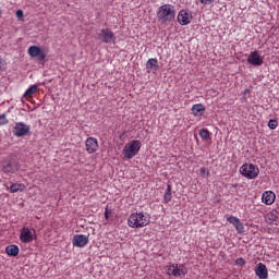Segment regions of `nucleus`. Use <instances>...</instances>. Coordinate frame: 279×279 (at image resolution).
I'll return each instance as SVG.
<instances>
[{
  "label": "nucleus",
  "mask_w": 279,
  "mask_h": 279,
  "mask_svg": "<svg viewBox=\"0 0 279 279\" xmlns=\"http://www.w3.org/2000/svg\"><path fill=\"white\" fill-rule=\"evenodd\" d=\"M151 217L147 213L135 211L129 216L128 226L129 228H145L149 226Z\"/></svg>",
  "instance_id": "1"
},
{
  "label": "nucleus",
  "mask_w": 279,
  "mask_h": 279,
  "mask_svg": "<svg viewBox=\"0 0 279 279\" xmlns=\"http://www.w3.org/2000/svg\"><path fill=\"white\" fill-rule=\"evenodd\" d=\"M157 19L162 23L175 21V7L173 4H162L157 11Z\"/></svg>",
  "instance_id": "2"
},
{
  "label": "nucleus",
  "mask_w": 279,
  "mask_h": 279,
  "mask_svg": "<svg viewBox=\"0 0 279 279\" xmlns=\"http://www.w3.org/2000/svg\"><path fill=\"white\" fill-rule=\"evenodd\" d=\"M141 141L138 140H133L125 144L122 151L123 158H125L126 160H132V158L137 156L138 151H141Z\"/></svg>",
  "instance_id": "3"
},
{
  "label": "nucleus",
  "mask_w": 279,
  "mask_h": 279,
  "mask_svg": "<svg viewBox=\"0 0 279 279\" xmlns=\"http://www.w3.org/2000/svg\"><path fill=\"white\" fill-rule=\"evenodd\" d=\"M240 173L243 178H246V180H256L260 170L254 163H244L240 167Z\"/></svg>",
  "instance_id": "4"
},
{
  "label": "nucleus",
  "mask_w": 279,
  "mask_h": 279,
  "mask_svg": "<svg viewBox=\"0 0 279 279\" xmlns=\"http://www.w3.org/2000/svg\"><path fill=\"white\" fill-rule=\"evenodd\" d=\"M29 132H32V126H29L25 122H15L12 131L13 135H15L16 138H23V136H28Z\"/></svg>",
  "instance_id": "5"
},
{
  "label": "nucleus",
  "mask_w": 279,
  "mask_h": 279,
  "mask_svg": "<svg viewBox=\"0 0 279 279\" xmlns=\"http://www.w3.org/2000/svg\"><path fill=\"white\" fill-rule=\"evenodd\" d=\"M168 276H173L174 278H180L181 276H186L189 270L184 264H172L167 267Z\"/></svg>",
  "instance_id": "6"
},
{
  "label": "nucleus",
  "mask_w": 279,
  "mask_h": 279,
  "mask_svg": "<svg viewBox=\"0 0 279 279\" xmlns=\"http://www.w3.org/2000/svg\"><path fill=\"white\" fill-rule=\"evenodd\" d=\"M47 53H49L48 50L41 49L38 46H31L28 48V56H31V58H37L39 62H45Z\"/></svg>",
  "instance_id": "7"
},
{
  "label": "nucleus",
  "mask_w": 279,
  "mask_h": 279,
  "mask_svg": "<svg viewBox=\"0 0 279 279\" xmlns=\"http://www.w3.org/2000/svg\"><path fill=\"white\" fill-rule=\"evenodd\" d=\"M0 169L3 173H16L19 171V162L16 160H3L0 163Z\"/></svg>",
  "instance_id": "8"
},
{
  "label": "nucleus",
  "mask_w": 279,
  "mask_h": 279,
  "mask_svg": "<svg viewBox=\"0 0 279 279\" xmlns=\"http://www.w3.org/2000/svg\"><path fill=\"white\" fill-rule=\"evenodd\" d=\"M98 40H101L102 43H114L117 40V36H114V33L110 28H102L97 34Z\"/></svg>",
  "instance_id": "9"
},
{
  "label": "nucleus",
  "mask_w": 279,
  "mask_h": 279,
  "mask_svg": "<svg viewBox=\"0 0 279 279\" xmlns=\"http://www.w3.org/2000/svg\"><path fill=\"white\" fill-rule=\"evenodd\" d=\"M35 236H36L35 230H31L29 228H26V227L21 229L20 241H22V243H32Z\"/></svg>",
  "instance_id": "10"
},
{
  "label": "nucleus",
  "mask_w": 279,
  "mask_h": 279,
  "mask_svg": "<svg viewBox=\"0 0 279 279\" xmlns=\"http://www.w3.org/2000/svg\"><path fill=\"white\" fill-rule=\"evenodd\" d=\"M85 149L87 154H95L99 149V142L96 137H87L85 141Z\"/></svg>",
  "instance_id": "11"
},
{
  "label": "nucleus",
  "mask_w": 279,
  "mask_h": 279,
  "mask_svg": "<svg viewBox=\"0 0 279 279\" xmlns=\"http://www.w3.org/2000/svg\"><path fill=\"white\" fill-rule=\"evenodd\" d=\"M74 247H86L88 245V236L85 234H75L72 239Z\"/></svg>",
  "instance_id": "12"
},
{
  "label": "nucleus",
  "mask_w": 279,
  "mask_h": 279,
  "mask_svg": "<svg viewBox=\"0 0 279 279\" xmlns=\"http://www.w3.org/2000/svg\"><path fill=\"white\" fill-rule=\"evenodd\" d=\"M192 19L193 14L189 10H181L178 14V21L180 25H189Z\"/></svg>",
  "instance_id": "13"
},
{
  "label": "nucleus",
  "mask_w": 279,
  "mask_h": 279,
  "mask_svg": "<svg viewBox=\"0 0 279 279\" xmlns=\"http://www.w3.org/2000/svg\"><path fill=\"white\" fill-rule=\"evenodd\" d=\"M227 221H229V223L234 226L238 234H243V232H245V227H243V222H241L239 218L234 216H230L227 218Z\"/></svg>",
  "instance_id": "14"
},
{
  "label": "nucleus",
  "mask_w": 279,
  "mask_h": 279,
  "mask_svg": "<svg viewBox=\"0 0 279 279\" xmlns=\"http://www.w3.org/2000/svg\"><path fill=\"white\" fill-rule=\"evenodd\" d=\"M255 275L259 279L269 278V271L267 270V266L263 263L257 264V266L255 267Z\"/></svg>",
  "instance_id": "15"
},
{
  "label": "nucleus",
  "mask_w": 279,
  "mask_h": 279,
  "mask_svg": "<svg viewBox=\"0 0 279 279\" xmlns=\"http://www.w3.org/2000/svg\"><path fill=\"white\" fill-rule=\"evenodd\" d=\"M262 202L266 204V206H271V204L276 202V193H274V191H265L262 194Z\"/></svg>",
  "instance_id": "16"
},
{
  "label": "nucleus",
  "mask_w": 279,
  "mask_h": 279,
  "mask_svg": "<svg viewBox=\"0 0 279 279\" xmlns=\"http://www.w3.org/2000/svg\"><path fill=\"white\" fill-rule=\"evenodd\" d=\"M265 221L269 226H279V217H278V211H268L265 215Z\"/></svg>",
  "instance_id": "17"
},
{
  "label": "nucleus",
  "mask_w": 279,
  "mask_h": 279,
  "mask_svg": "<svg viewBox=\"0 0 279 279\" xmlns=\"http://www.w3.org/2000/svg\"><path fill=\"white\" fill-rule=\"evenodd\" d=\"M247 62L253 66H260V64H263V58L258 54V51H253L251 56L247 57Z\"/></svg>",
  "instance_id": "18"
},
{
  "label": "nucleus",
  "mask_w": 279,
  "mask_h": 279,
  "mask_svg": "<svg viewBox=\"0 0 279 279\" xmlns=\"http://www.w3.org/2000/svg\"><path fill=\"white\" fill-rule=\"evenodd\" d=\"M146 69L147 73H158V69H160L158 65V59H148L146 62Z\"/></svg>",
  "instance_id": "19"
},
{
  "label": "nucleus",
  "mask_w": 279,
  "mask_h": 279,
  "mask_svg": "<svg viewBox=\"0 0 279 279\" xmlns=\"http://www.w3.org/2000/svg\"><path fill=\"white\" fill-rule=\"evenodd\" d=\"M205 112H206V107L202 104H196L192 107V114L194 117H204Z\"/></svg>",
  "instance_id": "20"
},
{
  "label": "nucleus",
  "mask_w": 279,
  "mask_h": 279,
  "mask_svg": "<svg viewBox=\"0 0 279 279\" xmlns=\"http://www.w3.org/2000/svg\"><path fill=\"white\" fill-rule=\"evenodd\" d=\"M5 252L8 254V256H19V246L16 244H11L9 246H7Z\"/></svg>",
  "instance_id": "21"
},
{
  "label": "nucleus",
  "mask_w": 279,
  "mask_h": 279,
  "mask_svg": "<svg viewBox=\"0 0 279 279\" xmlns=\"http://www.w3.org/2000/svg\"><path fill=\"white\" fill-rule=\"evenodd\" d=\"M23 191H25V184L23 183H13L10 186V193H23Z\"/></svg>",
  "instance_id": "22"
},
{
  "label": "nucleus",
  "mask_w": 279,
  "mask_h": 279,
  "mask_svg": "<svg viewBox=\"0 0 279 279\" xmlns=\"http://www.w3.org/2000/svg\"><path fill=\"white\" fill-rule=\"evenodd\" d=\"M36 90H38V86L32 85L28 89H26L23 97H25L26 99H32V97H34Z\"/></svg>",
  "instance_id": "23"
},
{
  "label": "nucleus",
  "mask_w": 279,
  "mask_h": 279,
  "mask_svg": "<svg viewBox=\"0 0 279 279\" xmlns=\"http://www.w3.org/2000/svg\"><path fill=\"white\" fill-rule=\"evenodd\" d=\"M173 199V194H171V184H167L166 193L163 195V204H169Z\"/></svg>",
  "instance_id": "24"
},
{
  "label": "nucleus",
  "mask_w": 279,
  "mask_h": 279,
  "mask_svg": "<svg viewBox=\"0 0 279 279\" xmlns=\"http://www.w3.org/2000/svg\"><path fill=\"white\" fill-rule=\"evenodd\" d=\"M199 136L203 141H210V131L207 129H202L199 131Z\"/></svg>",
  "instance_id": "25"
},
{
  "label": "nucleus",
  "mask_w": 279,
  "mask_h": 279,
  "mask_svg": "<svg viewBox=\"0 0 279 279\" xmlns=\"http://www.w3.org/2000/svg\"><path fill=\"white\" fill-rule=\"evenodd\" d=\"M10 121L8 120L5 113L0 114V126L8 125Z\"/></svg>",
  "instance_id": "26"
},
{
  "label": "nucleus",
  "mask_w": 279,
  "mask_h": 279,
  "mask_svg": "<svg viewBox=\"0 0 279 279\" xmlns=\"http://www.w3.org/2000/svg\"><path fill=\"white\" fill-rule=\"evenodd\" d=\"M268 128L269 130H276L278 128V120H269Z\"/></svg>",
  "instance_id": "27"
},
{
  "label": "nucleus",
  "mask_w": 279,
  "mask_h": 279,
  "mask_svg": "<svg viewBox=\"0 0 279 279\" xmlns=\"http://www.w3.org/2000/svg\"><path fill=\"white\" fill-rule=\"evenodd\" d=\"M235 265L239 267H245V259L243 257L235 259Z\"/></svg>",
  "instance_id": "28"
},
{
  "label": "nucleus",
  "mask_w": 279,
  "mask_h": 279,
  "mask_svg": "<svg viewBox=\"0 0 279 279\" xmlns=\"http://www.w3.org/2000/svg\"><path fill=\"white\" fill-rule=\"evenodd\" d=\"M202 5H210L211 3H215V0H198Z\"/></svg>",
  "instance_id": "29"
},
{
  "label": "nucleus",
  "mask_w": 279,
  "mask_h": 279,
  "mask_svg": "<svg viewBox=\"0 0 279 279\" xmlns=\"http://www.w3.org/2000/svg\"><path fill=\"white\" fill-rule=\"evenodd\" d=\"M110 215H112V210L108 209V207H106L105 209V219H110Z\"/></svg>",
  "instance_id": "30"
},
{
  "label": "nucleus",
  "mask_w": 279,
  "mask_h": 279,
  "mask_svg": "<svg viewBox=\"0 0 279 279\" xmlns=\"http://www.w3.org/2000/svg\"><path fill=\"white\" fill-rule=\"evenodd\" d=\"M199 171H201V175H204L205 173H206L207 178H208V175H210V171L206 170V168H201Z\"/></svg>",
  "instance_id": "31"
},
{
  "label": "nucleus",
  "mask_w": 279,
  "mask_h": 279,
  "mask_svg": "<svg viewBox=\"0 0 279 279\" xmlns=\"http://www.w3.org/2000/svg\"><path fill=\"white\" fill-rule=\"evenodd\" d=\"M15 15H16L17 19H23V10H17L15 12Z\"/></svg>",
  "instance_id": "32"
},
{
  "label": "nucleus",
  "mask_w": 279,
  "mask_h": 279,
  "mask_svg": "<svg viewBox=\"0 0 279 279\" xmlns=\"http://www.w3.org/2000/svg\"><path fill=\"white\" fill-rule=\"evenodd\" d=\"M1 69H3V59L2 58H0V71H1Z\"/></svg>",
  "instance_id": "33"
}]
</instances>
